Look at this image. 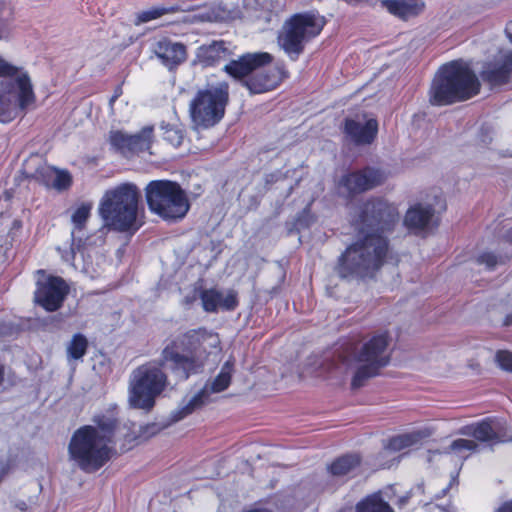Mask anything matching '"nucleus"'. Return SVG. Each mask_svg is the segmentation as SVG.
I'll return each instance as SVG.
<instances>
[{
    "label": "nucleus",
    "instance_id": "f257e3e1",
    "mask_svg": "<svg viewBox=\"0 0 512 512\" xmlns=\"http://www.w3.org/2000/svg\"><path fill=\"white\" fill-rule=\"evenodd\" d=\"M206 343L216 346L217 336L203 328L189 330L164 347L159 365L146 363L134 369L129 381L130 406L146 412L153 409L156 398L168 384L161 366L178 381H186L191 375L200 373L208 356Z\"/></svg>",
    "mask_w": 512,
    "mask_h": 512
},
{
    "label": "nucleus",
    "instance_id": "f03ea898",
    "mask_svg": "<svg viewBox=\"0 0 512 512\" xmlns=\"http://www.w3.org/2000/svg\"><path fill=\"white\" fill-rule=\"evenodd\" d=\"M389 251L386 237L376 233H360L339 256L335 272L342 279L373 278L384 264Z\"/></svg>",
    "mask_w": 512,
    "mask_h": 512
},
{
    "label": "nucleus",
    "instance_id": "7ed1b4c3",
    "mask_svg": "<svg viewBox=\"0 0 512 512\" xmlns=\"http://www.w3.org/2000/svg\"><path fill=\"white\" fill-rule=\"evenodd\" d=\"M480 91L476 74L463 61H452L439 68L430 89L429 102L434 106L450 105L468 100Z\"/></svg>",
    "mask_w": 512,
    "mask_h": 512
},
{
    "label": "nucleus",
    "instance_id": "20e7f679",
    "mask_svg": "<svg viewBox=\"0 0 512 512\" xmlns=\"http://www.w3.org/2000/svg\"><path fill=\"white\" fill-rule=\"evenodd\" d=\"M35 99L28 73L0 58V122L8 123L25 114Z\"/></svg>",
    "mask_w": 512,
    "mask_h": 512
},
{
    "label": "nucleus",
    "instance_id": "39448f33",
    "mask_svg": "<svg viewBox=\"0 0 512 512\" xmlns=\"http://www.w3.org/2000/svg\"><path fill=\"white\" fill-rule=\"evenodd\" d=\"M140 192L136 185L123 183L109 189L99 204V214L104 225L118 232H135Z\"/></svg>",
    "mask_w": 512,
    "mask_h": 512
},
{
    "label": "nucleus",
    "instance_id": "423d86ee",
    "mask_svg": "<svg viewBox=\"0 0 512 512\" xmlns=\"http://www.w3.org/2000/svg\"><path fill=\"white\" fill-rule=\"evenodd\" d=\"M389 342L388 333L384 332L372 336L351 351L347 350L343 361L348 362L352 357V361L356 364V371L351 381L352 389L356 390L364 386L368 379L379 375L380 370L389 364Z\"/></svg>",
    "mask_w": 512,
    "mask_h": 512
},
{
    "label": "nucleus",
    "instance_id": "0eeeda50",
    "mask_svg": "<svg viewBox=\"0 0 512 512\" xmlns=\"http://www.w3.org/2000/svg\"><path fill=\"white\" fill-rule=\"evenodd\" d=\"M113 446L107 445L98 437L90 425L79 427L71 436L68 453L70 459L85 473L101 469L114 455Z\"/></svg>",
    "mask_w": 512,
    "mask_h": 512
},
{
    "label": "nucleus",
    "instance_id": "6e6552de",
    "mask_svg": "<svg viewBox=\"0 0 512 512\" xmlns=\"http://www.w3.org/2000/svg\"><path fill=\"white\" fill-rule=\"evenodd\" d=\"M229 103V84L225 81L207 83L197 90L189 103V114L196 128L207 129L224 117Z\"/></svg>",
    "mask_w": 512,
    "mask_h": 512
},
{
    "label": "nucleus",
    "instance_id": "1a4fd4ad",
    "mask_svg": "<svg viewBox=\"0 0 512 512\" xmlns=\"http://www.w3.org/2000/svg\"><path fill=\"white\" fill-rule=\"evenodd\" d=\"M146 199L150 210L166 220L182 219L190 208L184 190L178 183L168 180L150 182Z\"/></svg>",
    "mask_w": 512,
    "mask_h": 512
},
{
    "label": "nucleus",
    "instance_id": "9d476101",
    "mask_svg": "<svg viewBox=\"0 0 512 512\" xmlns=\"http://www.w3.org/2000/svg\"><path fill=\"white\" fill-rule=\"evenodd\" d=\"M325 23V18L314 11L295 14L285 22L279 43L290 58L296 60L305 43L316 37Z\"/></svg>",
    "mask_w": 512,
    "mask_h": 512
},
{
    "label": "nucleus",
    "instance_id": "9b49d317",
    "mask_svg": "<svg viewBox=\"0 0 512 512\" xmlns=\"http://www.w3.org/2000/svg\"><path fill=\"white\" fill-rule=\"evenodd\" d=\"M399 221L397 207L382 198H371L361 207L359 213L360 233L382 235L393 229Z\"/></svg>",
    "mask_w": 512,
    "mask_h": 512
},
{
    "label": "nucleus",
    "instance_id": "f8f14e48",
    "mask_svg": "<svg viewBox=\"0 0 512 512\" xmlns=\"http://www.w3.org/2000/svg\"><path fill=\"white\" fill-rule=\"evenodd\" d=\"M68 293L69 287L62 278L50 276L37 282L34 299L45 310L54 312L62 306Z\"/></svg>",
    "mask_w": 512,
    "mask_h": 512
},
{
    "label": "nucleus",
    "instance_id": "ddd939ff",
    "mask_svg": "<svg viewBox=\"0 0 512 512\" xmlns=\"http://www.w3.org/2000/svg\"><path fill=\"white\" fill-rule=\"evenodd\" d=\"M273 56L268 52H254L241 55L238 59L231 60L223 70L233 79L241 81L244 85L254 71L271 64Z\"/></svg>",
    "mask_w": 512,
    "mask_h": 512
},
{
    "label": "nucleus",
    "instance_id": "4468645a",
    "mask_svg": "<svg viewBox=\"0 0 512 512\" xmlns=\"http://www.w3.org/2000/svg\"><path fill=\"white\" fill-rule=\"evenodd\" d=\"M386 179L380 169L366 167L342 177L341 184L350 195L362 193L381 185Z\"/></svg>",
    "mask_w": 512,
    "mask_h": 512
},
{
    "label": "nucleus",
    "instance_id": "2eb2a0df",
    "mask_svg": "<svg viewBox=\"0 0 512 512\" xmlns=\"http://www.w3.org/2000/svg\"><path fill=\"white\" fill-rule=\"evenodd\" d=\"M480 75L482 80L492 87L508 83L512 78V51L498 54L483 66Z\"/></svg>",
    "mask_w": 512,
    "mask_h": 512
},
{
    "label": "nucleus",
    "instance_id": "dca6fc26",
    "mask_svg": "<svg viewBox=\"0 0 512 512\" xmlns=\"http://www.w3.org/2000/svg\"><path fill=\"white\" fill-rule=\"evenodd\" d=\"M284 71L271 64L260 68L244 82V86L252 94H260L275 89L283 80Z\"/></svg>",
    "mask_w": 512,
    "mask_h": 512
},
{
    "label": "nucleus",
    "instance_id": "f3484780",
    "mask_svg": "<svg viewBox=\"0 0 512 512\" xmlns=\"http://www.w3.org/2000/svg\"><path fill=\"white\" fill-rule=\"evenodd\" d=\"M378 132V122L374 118L346 119L344 133L356 145L371 144Z\"/></svg>",
    "mask_w": 512,
    "mask_h": 512
},
{
    "label": "nucleus",
    "instance_id": "a211bd4d",
    "mask_svg": "<svg viewBox=\"0 0 512 512\" xmlns=\"http://www.w3.org/2000/svg\"><path fill=\"white\" fill-rule=\"evenodd\" d=\"M197 7L189 4L186 1H182L175 5L168 6L169 14L177 12H193L196 11ZM198 12L190 16L186 21L189 23H204V22H218L223 21L229 12L220 6H202L198 8Z\"/></svg>",
    "mask_w": 512,
    "mask_h": 512
},
{
    "label": "nucleus",
    "instance_id": "6ab92c4d",
    "mask_svg": "<svg viewBox=\"0 0 512 512\" xmlns=\"http://www.w3.org/2000/svg\"><path fill=\"white\" fill-rule=\"evenodd\" d=\"M153 53L169 69L180 65L187 58L186 46L167 38L160 39L153 45Z\"/></svg>",
    "mask_w": 512,
    "mask_h": 512
},
{
    "label": "nucleus",
    "instance_id": "aec40b11",
    "mask_svg": "<svg viewBox=\"0 0 512 512\" xmlns=\"http://www.w3.org/2000/svg\"><path fill=\"white\" fill-rule=\"evenodd\" d=\"M434 213L431 205L415 204L407 210L403 223L409 231L418 234L432 227Z\"/></svg>",
    "mask_w": 512,
    "mask_h": 512
},
{
    "label": "nucleus",
    "instance_id": "412c9836",
    "mask_svg": "<svg viewBox=\"0 0 512 512\" xmlns=\"http://www.w3.org/2000/svg\"><path fill=\"white\" fill-rule=\"evenodd\" d=\"M500 424L491 419H485L478 423L467 425L459 430L463 436L473 437L480 442H501Z\"/></svg>",
    "mask_w": 512,
    "mask_h": 512
},
{
    "label": "nucleus",
    "instance_id": "4be33fe9",
    "mask_svg": "<svg viewBox=\"0 0 512 512\" xmlns=\"http://www.w3.org/2000/svg\"><path fill=\"white\" fill-rule=\"evenodd\" d=\"M208 386H204L193 396L183 398L179 406L170 413L168 424L177 423L202 408L209 402Z\"/></svg>",
    "mask_w": 512,
    "mask_h": 512
},
{
    "label": "nucleus",
    "instance_id": "5701e85b",
    "mask_svg": "<svg viewBox=\"0 0 512 512\" xmlns=\"http://www.w3.org/2000/svg\"><path fill=\"white\" fill-rule=\"evenodd\" d=\"M361 464L358 454H346L336 458L327 467L328 474L338 483H344L353 477Z\"/></svg>",
    "mask_w": 512,
    "mask_h": 512
},
{
    "label": "nucleus",
    "instance_id": "b1692460",
    "mask_svg": "<svg viewBox=\"0 0 512 512\" xmlns=\"http://www.w3.org/2000/svg\"><path fill=\"white\" fill-rule=\"evenodd\" d=\"M93 425H91L98 433V437L112 446L121 430L118 418L113 411L107 413L96 414L92 418Z\"/></svg>",
    "mask_w": 512,
    "mask_h": 512
},
{
    "label": "nucleus",
    "instance_id": "393cba45",
    "mask_svg": "<svg viewBox=\"0 0 512 512\" xmlns=\"http://www.w3.org/2000/svg\"><path fill=\"white\" fill-rule=\"evenodd\" d=\"M381 4L390 14L402 19L419 15L425 7L423 0H381Z\"/></svg>",
    "mask_w": 512,
    "mask_h": 512
},
{
    "label": "nucleus",
    "instance_id": "a878e982",
    "mask_svg": "<svg viewBox=\"0 0 512 512\" xmlns=\"http://www.w3.org/2000/svg\"><path fill=\"white\" fill-rule=\"evenodd\" d=\"M229 54L224 41H212L197 50V59L203 66H213Z\"/></svg>",
    "mask_w": 512,
    "mask_h": 512
},
{
    "label": "nucleus",
    "instance_id": "bb28decb",
    "mask_svg": "<svg viewBox=\"0 0 512 512\" xmlns=\"http://www.w3.org/2000/svg\"><path fill=\"white\" fill-rule=\"evenodd\" d=\"M355 512H394L393 508L386 502L381 493H374L366 496L355 507Z\"/></svg>",
    "mask_w": 512,
    "mask_h": 512
},
{
    "label": "nucleus",
    "instance_id": "cd10ccee",
    "mask_svg": "<svg viewBox=\"0 0 512 512\" xmlns=\"http://www.w3.org/2000/svg\"><path fill=\"white\" fill-rule=\"evenodd\" d=\"M424 437H426V434L422 431L397 435L389 439L385 448L394 452L400 451L417 444Z\"/></svg>",
    "mask_w": 512,
    "mask_h": 512
},
{
    "label": "nucleus",
    "instance_id": "c85d7f7f",
    "mask_svg": "<svg viewBox=\"0 0 512 512\" xmlns=\"http://www.w3.org/2000/svg\"><path fill=\"white\" fill-rule=\"evenodd\" d=\"M153 126H145L140 132L131 135L130 154L150 149L153 141Z\"/></svg>",
    "mask_w": 512,
    "mask_h": 512
},
{
    "label": "nucleus",
    "instance_id": "c756f323",
    "mask_svg": "<svg viewBox=\"0 0 512 512\" xmlns=\"http://www.w3.org/2000/svg\"><path fill=\"white\" fill-rule=\"evenodd\" d=\"M232 371L233 364L230 361L225 362L215 379L210 384L205 385L208 386L209 396L212 393H219L228 388L231 382Z\"/></svg>",
    "mask_w": 512,
    "mask_h": 512
},
{
    "label": "nucleus",
    "instance_id": "7c9ffc66",
    "mask_svg": "<svg viewBox=\"0 0 512 512\" xmlns=\"http://www.w3.org/2000/svg\"><path fill=\"white\" fill-rule=\"evenodd\" d=\"M87 348H88L87 338L81 333L74 334L72 339L69 341V343L67 344V347H66L68 360L81 359L86 354Z\"/></svg>",
    "mask_w": 512,
    "mask_h": 512
},
{
    "label": "nucleus",
    "instance_id": "2f4dec72",
    "mask_svg": "<svg viewBox=\"0 0 512 512\" xmlns=\"http://www.w3.org/2000/svg\"><path fill=\"white\" fill-rule=\"evenodd\" d=\"M131 135L122 131H111L109 142L112 147L124 156L130 155Z\"/></svg>",
    "mask_w": 512,
    "mask_h": 512
},
{
    "label": "nucleus",
    "instance_id": "473e14b6",
    "mask_svg": "<svg viewBox=\"0 0 512 512\" xmlns=\"http://www.w3.org/2000/svg\"><path fill=\"white\" fill-rule=\"evenodd\" d=\"M91 208V204H82L73 212L71 216V220L74 225V229L71 233L73 241L75 240L76 231H81L84 228L90 216Z\"/></svg>",
    "mask_w": 512,
    "mask_h": 512
},
{
    "label": "nucleus",
    "instance_id": "72a5a7b5",
    "mask_svg": "<svg viewBox=\"0 0 512 512\" xmlns=\"http://www.w3.org/2000/svg\"><path fill=\"white\" fill-rule=\"evenodd\" d=\"M200 298L206 312H216L221 308V292L215 289L204 290Z\"/></svg>",
    "mask_w": 512,
    "mask_h": 512
},
{
    "label": "nucleus",
    "instance_id": "f704fd0d",
    "mask_svg": "<svg viewBox=\"0 0 512 512\" xmlns=\"http://www.w3.org/2000/svg\"><path fill=\"white\" fill-rule=\"evenodd\" d=\"M169 14L168 6H155L137 13L135 24L139 25Z\"/></svg>",
    "mask_w": 512,
    "mask_h": 512
},
{
    "label": "nucleus",
    "instance_id": "c9c22d12",
    "mask_svg": "<svg viewBox=\"0 0 512 512\" xmlns=\"http://www.w3.org/2000/svg\"><path fill=\"white\" fill-rule=\"evenodd\" d=\"M163 138L173 147H179L184 140V131L176 125H167L163 127Z\"/></svg>",
    "mask_w": 512,
    "mask_h": 512
},
{
    "label": "nucleus",
    "instance_id": "e433bc0d",
    "mask_svg": "<svg viewBox=\"0 0 512 512\" xmlns=\"http://www.w3.org/2000/svg\"><path fill=\"white\" fill-rule=\"evenodd\" d=\"M12 15V9L3 1H0V39L8 37Z\"/></svg>",
    "mask_w": 512,
    "mask_h": 512
},
{
    "label": "nucleus",
    "instance_id": "4c0bfd02",
    "mask_svg": "<svg viewBox=\"0 0 512 512\" xmlns=\"http://www.w3.org/2000/svg\"><path fill=\"white\" fill-rule=\"evenodd\" d=\"M58 169H55L54 167H51L47 164H41L34 174L32 175L33 178H35L40 183L44 184L47 187H51L53 183V178L56 174Z\"/></svg>",
    "mask_w": 512,
    "mask_h": 512
},
{
    "label": "nucleus",
    "instance_id": "58836bf2",
    "mask_svg": "<svg viewBox=\"0 0 512 512\" xmlns=\"http://www.w3.org/2000/svg\"><path fill=\"white\" fill-rule=\"evenodd\" d=\"M478 445L475 441L469 439H456L454 440L449 449L451 452L455 453L458 456H464L465 452H472L477 449Z\"/></svg>",
    "mask_w": 512,
    "mask_h": 512
},
{
    "label": "nucleus",
    "instance_id": "ea45409f",
    "mask_svg": "<svg viewBox=\"0 0 512 512\" xmlns=\"http://www.w3.org/2000/svg\"><path fill=\"white\" fill-rule=\"evenodd\" d=\"M169 425L170 424H168V422H167L165 425L151 423V424H147L145 426H141L139 428V434L137 436H134L133 438L129 439L128 441L130 442L131 440H139V441L146 440V439L156 435L162 429H164L165 427H167Z\"/></svg>",
    "mask_w": 512,
    "mask_h": 512
},
{
    "label": "nucleus",
    "instance_id": "a19ab883",
    "mask_svg": "<svg viewBox=\"0 0 512 512\" xmlns=\"http://www.w3.org/2000/svg\"><path fill=\"white\" fill-rule=\"evenodd\" d=\"M53 183L50 188H54L58 191H63L68 189L72 184V177L68 171L65 170H57Z\"/></svg>",
    "mask_w": 512,
    "mask_h": 512
},
{
    "label": "nucleus",
    "instance_id": "79ce46f5",
    "mask_svg": "<svg viewBox=\"0 0 512 512\" xmlns=\"http://www.w3.org/2000/svg\"><path fill=\"white\" fill-rule=\"evenodd\" d=\"M499 367L505 371L512 372V353L506 350H500L495 356Z\"/></svg>",
    "mask_w": 512,
    "mask_h": 512
},
{
    "label": "nucleus",
    "instance_id": "37998d69",
    "mask_svg": "<svg viewBox=\"0 0 512 512\" xmlns=\"http://www.w3.org/2000/svg\"><path fill=\"white\" fill-rule=\"evenodd\" d=\"M238 304L236 294L229 292L227 295L221 293V308L225 310H233Z\"/></svg>",
    "mask_w": 512,
    "mask_h": 512
},
{
    "label": "nucleus",
    "instance_id": "c03bdc74",
    "mask_svg": "<svg viewBox=\"0 0 512 512\" xmlns=\"http://www.w3.org/2000/svg\"><path fill=\"white\" fill-rule=\"evenodd\" d=\"M477 261L480 264H485L489 269H493L498 263L497 257L493 253L489 252L480 255Z\"/></svg>",
    "mask_w": 512,
    "mask_h": 512
},
{
    "label": "nucleus",
    "instance_id": "a18cd8bd",
    "mask_svg": "<svg viewBox=\"0 0 512 512\" xmlns=\"http://www.w3.org/2000/svg\"><path fill=\"white\" fill-rule=\"evenodd\" d=\"M62 258L66 262L74 261V259H75V250H74V248L72 247L70 252H66L64 255H62Z\"/></svg>",
    "mask_w": 512,
    "mask_h": 512
},
{
    "label": "nucleus",
    "instance_id": "49530a36",
    "mask_svg": "<svg viewBox=\"0 0 512 512\" xmlns=\"http://www.w3.org/2000/svg\"><path fill=\"white\" fill-rule=\"evenodd\" d=\"M498 512H512V500L505 502L499 509Z\"/></svg>",
    "mask_w": 512,
    "mask_h": 512
},
{
    "label": "nucleus",
    "instance_id": "de8ad7c7",
    "mask_svg": "<svg viewBox=\"0 0 512 512\" xmlns=\"http://www.w3.org/2000/svg\"><path fill=\"white\" fill-rule=\"evenodd\" d=\"M505 32L507 34V37L509 38V40L512 43V21L507 24Z\"/></svg>",
    "mask_w": 512,
    "mask_h": 512
},
{
    "label": "nucleus",
    "instance_id": "09e8293b",
    "mask_svg": "<svg viewBox=\"0 0 512 512\" xmlns=\"http://www.w3.org/2000/svg\"><path fill=\"white\" fill-rule=\"evenodd\" d=\"M15 506L20 509L21 511H27L28 510V506L27 504L24 502V501H19L15 504Z\"/></svg>",
    "mask_w": 512,
    "mask_h": 512
},
{
    "label": "nucleus",
    "instance_id": "8fccbe9b",
    "mask_svg": "<svg viewBox=\"0 0 512 512\" xmlns=\"http://www.w3.org/2000/svg\"><path fill=\"white\" fill-rule=\"evenodd\" d=\"M4 380V366L0 363V385Z\"/></svg>",
    "mask_w": 512,
    "mask_h": 512
},
{
    "label": "nucleus",
    "instance_id": "3c124183",
    "mask_svg": "<svg viewBox=\"0 0 512 512\" xmlns=\"http://www.w3.org/2000/svg\"><path fill=\"white\" fill-rule=\"evenodd\" d=\"M449 487H450V485L442 490L441 496H444L447 493Z\"/></svg>",
    "mask_w": 512,
    "mask_h": 512
}]
</instances>
